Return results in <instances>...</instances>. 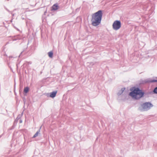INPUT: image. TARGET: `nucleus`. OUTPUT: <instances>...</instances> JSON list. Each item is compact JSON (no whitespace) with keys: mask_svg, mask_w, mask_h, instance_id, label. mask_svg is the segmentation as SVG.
<instances>
[{"mask_svg":"<svg viewBox=\"0 0 157 157\" xmlns=\"http://www.w3.org/2000/svg\"><path fill=\"white\" fill-rule=\"evenodd\" d=\"M129 95L132 98L136 100L140 99L144 96L145 93L139 87L134 86L130 89Z\"/></svg>","mask_w":157,"mask_h":157,"instance_id":"obj_1","label":"nucleus"},{"mask_svg":"<svg viewBox=\"0 0 157 157\" xmlns=\"http://www.w3.org/2000/svg\"><path fill=\"white\" fill-rule=\"evenodd\" d=\"M102 16V11L101 10H99L93 14L91 20L92 25L94 26L99 25L101 22Z\"/></svg>","mask_w":157,"mask_h":157,"instance_id":"obj_2","label":"nucleus"},{"mask_svg":"<svg viewBox=\"0 0 157 157\" xmlns=\"http://www.w3.org/2000/svg\"><path fill=\"white\" fill-rule=\"evenodd\" d=\"M153 106V105L151 102H146L141 104L139 107L138 110L140 112L147 111Z\"/></svg>","mask_w":157,"mask_h":157,"instance_id":"obj_3","label":"nucleus"},{"mask_svg":"<svg viewBox=\"0 0 157 157\" xmlns=\"http://www.w3.org/2000/svg\"><path fill=\"white\" fill-rule=\"evenodd\" d=\"M9 37L11 38V39L9 40V41L7 43V44L11 43H12V42L13 41H16L17 40H20L22 38V36L19 35H18L13 36H10Z\"/></svg>","mask_w":157,"mask_h":157,"instance_id":"obj_4","label":"nucleus"},{"mask_svg":"<svg viewBox=\"0 0 157 157\" xmlns=\"http://www.w3.org/2000/svg\"><path fill=\"white\" fill-rule=\"evenodd\" d=\"M121 26V23L120 21L116 20L115 21L113 24V29L116 30H118Z\"/></svg>","mask_w":157,"mask_h":157,"instance_id":"obj_5","label":"nucleus"},{"mask_svg":"<svg viewBox=\"0 0 157 157\" xmlns=\"http://www.w3.org/2000/svg\"><path fill=\"white\" fill-rule=\"evenodd\" d=\"M156 79H152L150 78L146 79L143 81V83H153L157 82V78Z\"/></svg>","mask_w":157,"mask_h":157,"instance_id":"obj_6","label":"nucleus"},{"mask_svg":"<svg viewBox=\"0 0 157 157\" xmlns=\"http://www.w3.org/2000/svg\"><path fill=\"white\" fill-rule=\"evenodd\" d=\"M57 92V91H54L50 93H47L46 95L48 97L49 96L51 98H53L56 97Z\"/></svg>","mask_w":157,"mask_h":157,"instance_id":"obj_7","label":"nucleus"},{"mask_svg":"<svg viewBox=\"0 0 157 157\" xmlns=\"http://www.w3.org/2000/svg\"><path fill=\"white\" fill-rule=\"evenodd\" d=\"M59 6L57 3H56L54 4L51 8L52 11H55L59 8Z\"/></svg>","mask_w":157,"mask_h":157,"instance_id":"obj_8","label":"nucleus"},{"mask_svg":"<svg viewBox=\"0 0 157 157\" xmlns=\"http://www.w3.org/2000/svg\"><path fill=\"white\" fill-rule=\"evenodd\" d=\"M125 88H122L117 93V95L118 96H123V95H122V94L124 91V90H125Z\"/></svg>","mask_w":157,"mask_h":157,"instance_id":"obj_9","label":"nucleus"},{"mask_svg":"<svg viewBox=\"0 0 157 157\" xmlns=\"http://www.w3.org/2000/svg\"><path fill=\"white\" fill-rule=\"evenodd\" d=\"M29 87L27 86L26 87H25L23 91L24 94H26L28 93L29 92Z\"/></svg>","mask_w":157,"mask_h":157,"instance_id":"obj_10","label":"nucleus"},{"mask_svg":"<svg viewBox=\"0 0 157 157\" xmlns=\"http://www.w3.org/2000/svg\"><path fill=\"white\" fill-rule=\"evenodd\" d=\"M41 127L40 128V129H39L36 133L34 135L33 137V138H35L38 135V134L40 132V129Z\"/></svg>","mask_w":157,"mask_h":157,"instance_id":"obj_11","label":"nucleus"},{"mask_svg":"<svg viewBox=\"0 0 157 157\" xmlns=\"http://www.w3.org/2000/svg\"><path fill=\"white\" fill-rule=\"evenodd\" d=\"M153 93L154 94H157V86L155 87L153 90Z\"/></svg>","mask_w":157,"mask_h":157,"instance_id":"obj_12","label":"nucleus"},{"mask_svg":"<svg viewBox=\"0 0 157 157\" xmlns=\"http://www.w3.org/2000/svg\"><path fill=\"white\" fill-rule=\"evenodd\" d=\"M48 54L49 57L52 58L53 56V53L52 52H48Z\"/></svg>","mask_w":157,"mask_h":157,"instance_id":"obj_13","label":"nucleus"},{"mask_svg":"<svg viewBox=\"0 0 157 157\" xmlns=\"http://www.w3.org/2000/svg\"><path fill=\"white\" fill-rule=\"evenodd\" d=\"M117 99L119 101L122 100L123 99V96H118Z\"/></svg>","mask_w":157,"mask_h":157,"instance_id":"obj_14","label":"nucleus"},{"mask_svg":"<svg viewBox=\"0 0 157 157\" xmlns=\"http://www.w3.org/2000/svg\"><path fill=\"white\" fill-rule=\"evenodd\" d=\"M12 58H15V57H13L12 56H10L9 57V60H11Z\"/></svg>","mask_w":157,"mask_h":157,"instance_id":"obj_15","label":"nucleus"},{"mask_svg":"<svg viewBox=\"0 0 157 157\" xmlns=\"http://www.w3.org/2000/svg\"><path fill=\"white\" fill-rule=\"evenodd\" d=\"M23 52H21V53H20V55H19V57H20L21 56V55H22V53Z\"/></svg>","mask_w":157,"mask_h":157,"instance_id":"obj_16","label":"nucleus"},{"mask_svg":"<svg viewBox=\"0 0 157 157\" xmlns=\"http://www.w3.org/2000/svg\"><path fill=\"white\" fill-rule=\"evenodd\" d=\"M19 118H20V117H19V116H18L17 117V118H16V119L17 120H18V119H19Z\"/></svg>","mask_w":157,"mask_h":157,"instance_id":"obj_17","label":"nucleus"},{"mask_svg":"<svg viewBox=\"0 0 157 157\" xmlns=\"http://www.w3.org/2000/svg\"><path fill=\"white\" fill-rule=\"evenodd\" d=\"M19 121H20V123H21L22 122V121L21 119H20Z\"/></svg>","mask_w":157,"mask_h":157,"instance_id":"obj_18","label":"nucleus"},{"mask_svg":"<svg viewBox=\"0 0 157 157\" xmlns=\"http://www.w3.org/2000/svg\"><path fill=\"white\" fill-rule=\"evenodd\" d=\"M91 65H93L94 64V63H91Z\"/></svg>","mask_w":157,"mask_h":157,"instance_id":"obj_19","label":"nucleus"},{"mask_svg":"<svg viewBox=\"0 0 157 157\" xmlns=\"http://www.w3.org/2000/svg\"><path fill=\"white\" fill-rule=\"evenodd\" d=\"M46 13V11H45L44 12V15H45V13Z\"/></svg>","mask_w":157,"mask_h":157,"instance_id":"obj_20","label":"nucleus"},{"mask_svg":"<svg viewBox=\"0 0 157 157\" xmlns=\"http://www.w3.org/2000/svg\"><path fill=\"white\" fill-rule=\"evenodd\" d=\"M12 15L13 16L14 15V14H13V13H12Z\"/></svg>","mask_w":157,"mask_h":157,"instance_id":"obj_21","label":"nucleus"},{"mask_svg":"<svg viewBox=\"0 0 157 157\" xmlns=\"http://www.w3.org/2000/svg\"><path fill=\"white\" fill-rule=\"evenodd\" d=\"M2 136V135H1L0 136V138Z\"/></svg>","mask_w":157,"mask_h":157,"instance_id":"obj_22","label":"nucleus"},{"mask_svg":"<svg viewBox=\"0 0 157 157\" xmlns=\"http://www.w3.org/2000/svg\"><path fill=\"white\" fill-rule=\"evenodd\" d=\"M29 64H31V63H30V62H29Z\"/></svg>","mask_w":157,"mask_h":157,"instance_id":"obj_23","label":"nucleus"}]
</instances>
